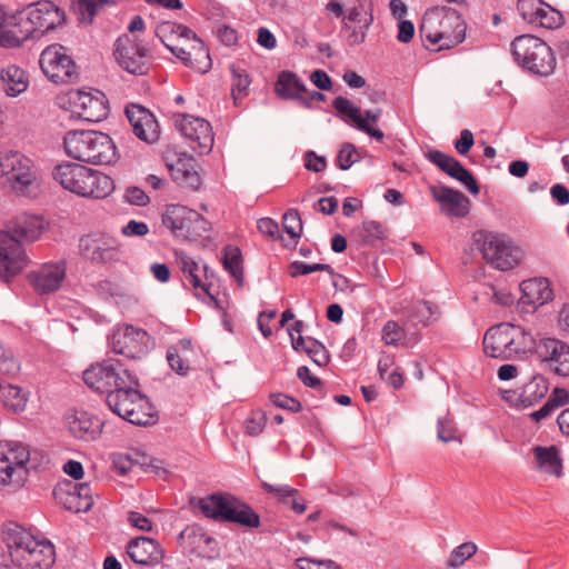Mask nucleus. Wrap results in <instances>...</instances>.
Wrapping results in <instances>:
<instances>
[{"label":"nucleus","mask_w":569,"mask_h":569,"mask_svg":"<svg viewBox=\"0 0 569 569\" xmlns=\"http://www.w3.org/2000/svg\"><path fill=\"white\" fill-rule=\"evenodd\" d=\"M114 0H79L78 10L82 23H91L96 13L108 6H112Z\"/></svg>","instance_id":"50"},{"label":"nucleus","mask_w":569,"mask_h":569,"mask_svg":"<svg viewBox=\"0 0 569 569\" xmlns=\"http://www.w3.org/2000/svg\"><path fill=\"white\" fill-rule=\"evenodd\" d=\"M104 402L109 409L138 426H151L158 421V411L146 393H104Z\"/></svg>","instance_id":"11"},{"label":"nucleus","mask_w":569,"mask_h":569,"mask_svg":"<svg viewBox=\"0 0 569 569\" xmlns=\"http://www.w3.org/2000/svg\"><path fill=\"white\" fill-rule=\"evenodd\" d=\"M89 169L90 168L77 163H63L56 167L53 177L63 189L81 197Z\"/></svg>","instance_id":"31"},{"label":"nucleus","mask_w":569,"mask_h":569,"mask_svg":"<svg viewBox=\"0 0 569 569\" xmlns=\"http://www.w3.org/2000/svg\"><path fill=\"white\" fill-rule=\"evenodd\" d=\"M331 267L329 264L323 263H305L301 261H295L289 267V273L291 277H298L303 274H309L316 271H330Z\"/></svg>","instance_id":"59"},{"label":"nucleus","mask_w":569,"mask_h":569,"mask_svg":"<svg viewBox=\"0 0 569 569\" xmlns=\"http://www.w3.org/2000/svg\"><path fill=\"white\" fill-rule=\"evenodd\" d=\"M118 243L116 239L104 233L86 234L80 238V254L92 262H108L116 258Z\"/></svg>","instance_id":"21"},{"label":"nucleus","mask_w":569,"mask_h":569,"mask_svg":"<svg viewBox=\"0 0 569 569\" xmlns=\"http://www.w3.org/2000/svg\"><path fill=\"white\" fill-rule=\"evenodd\" d=\"M379 372L382 380L387 382V385L391 388L399 389L403 385V376L402 372L395 368L389 370L388 368L379 365Z\"/></svg>","instance_id":"62"},{"label":"nucleus","mask_w":569,"mask_h":569,"mask_svg":"<svg viewBox=\"0 0 569 569\" xmlns=\"http://www.w3.org/2000/svg\"><path fill=\"white\" fill-rule=\"evenodd\" d=\"M56 500L72 512L88 511L93 505L92 490L88 483H67L53 491Z\"/></svg>","instance_id":"22"},{"label":"nucleus","mask_w":569,"mask_h":569,"mask_svg":"<svg viewBox=\"0 0 569 569\" xmlns=\"http://www.w3.org/2000/svg\"><path fill=\"white\" fill-rule=\"evenodd\" d=\"M127 552L133 562L146 566L157 565L163 558L160 545L147 537L132 539L127 547Z\"/></svg>","instance_id":"32"},{"label":"nucleus","mask_w":569,"mask_h":569,"mask_svg":"<svg viewBox=\"0 0 569 569\" xmlns=\"http://www.w3.org/2000/svg\"><path fill=\"white\" fill-rule=\"evenodd\" d=\"M157 34L162 43L186 66L204 73L211 67L209 51L197 34L186 26L161 23Z\"/></svg>","instance_id":"2"},{"label":"nucleus","mask_w":569,"mask_h":569,"mask_svg":"<svg viewBox=\"0 0 569 569\" xmlns=\"http://www.w3.org/2000/svg\"><path fill=\"white\" fill-rule=\"evenodd\" d=\"M297 566L299 569H341L340 566L332 560L317 561L310 558L297 559Z\"/></svg>","instance_id":"64"},{"label":"nucleus","mask_w":569,"mask_h":569,"mask_svg":"<svg viewBox=\"0 0 569 569\" xmlns=\"http://www.w3.org/2000/svg\"><path fill=\"white\" fill-rule=\"evenodd\" d=\"M112 379H114V368L109 361L91 365L83 372L84 383L94 391H110Z\"/></svg>","instance_id":"37"},{"label":"nucleus","mask_w":569,"mask_h":569,"mask_svg":"<svg viewBox=\"0 0 569 569\" xmlns=\"http://www.w3.org/2000/svg\"><path fill=\"white\" fill-rule=\"evenodd\" d=\"M274 90L279 96L290 99H305L307 94L303 83L295 73L288 71L279 74Z\"/></svg>","instance_id":"42"},{"label":"nucleus","mask_w":569,"mask_h":569,"mask_svg":"<svg viewBox=\"0 0 569 569\" xmlns=\"http://www.w3.org/2000/svg\"><path fill=\"white\" fill-rule=\"evenodd\" d=\"M17 26L16 16L8 13L0 6V46L13 48L20 44V38L16 31Z\"/></svg>","instance_id":"44"},{"label":"nucleus","mask_w":569,"mask_h":569,"mask_svg":"<svg viewBox=\"0 0 569 569\" xmlns=\"http://www.w3.org/2000/svg\"><path fill=\"white\" fill-rule=\"evenodd\" d=\"M3 541L12 565L18 569H49L54 562L53 545L36 539L17 525L6 529Z\"/></svg>","instance_id":"1"},{"label":"nucleus","mask_w":569,"mask_h":569,"mask_svg":"<svg viewBox=\"0 0 569 569\" xmlns=\"http://www.w3.org/2000/svg\"><path fill=\"white\" fill-rule=\"evenodd\" d=\"M536 467L547 473L560 476L561 473V459L556 446L540 447L537 446L532 449Z\"/></svg>","instance_id":"40"},{"label":"nucleus","mask_w":569,"mask_h":569,"mask_svg":"<svg viewBox=\"0 0 569 569\" xmlns=\"http://www.w3.org/2000/svg\"><path fill=\"white\" fill-rule=\"evenodd\" d=\"M569 403V393H552L548 401L530 417L536 422L549 417L556 409Z\"/></svg>","instance_id":"47"},{"label":"nucleus","mask_w":569,"mask_h":569,"mask_svg":"<svg viewBox=\"0 0 569 569\" xmlns=\"http://www.w3.org/2000/svg\"><path fill=\"white\" fill-rule=\"evenodd\" d=\"M435 308L428 301H417L412 305L409 317L417 323L428 326L433 321Z\"/></svg>","instance_id":"53"},{"label":"nucleus","mask_w":569,"mask_h":569,"mask_svg":"<svg viewBox=\"0 0 569 569\" xmlns=\"http://www.w3.org/2000/svg\"><path fill=\"white\" fill-rule=\"evenodd\" d=\"M223 266L238 282L242 280V259L238 248L229 247L224 250Z\"/></svg>","instance_id":"51"},{"label":"nucleus","mask_w":569,"mask_h":569,"mask_svg":"<svg viewBox=\"0 0 569 569\" xmlns=\"http://www.w3.org/2000/svg\"><path fill=\"white\" fill-rule=\"evenodd\" d=\"M174 127L189 140L190 147L199 153H208L213 146V132L210 123L198 117L176 112L172 116Z\"/></svg>","instance_id":"17"},{"label":"nucleus","mask_w":569,"mask_h":569,"mask_svg":"<svg viewBox=\"0 0 569 569\" xmlns=\"http://www.w3.org/2000/svg\"><path fill=\"white\" fill-rule=\"evenodd\" d=\"M1 80L6 93L11 97L22 93L28 88L26 72L14 64L8 66L1 71Z\"/></svg>","instance_id":"43"},{"label":"nucleus","mask_w":569,"mask_h":569,"mask_svg":"<svg viewBox=\"0 0 569 569\" xmlns=\"http://www.w3.org/2000/svg\"><path fill=\"white\" fill-rule=\"evenodd\" d=\"M178 263L183 274V283L191 288L197 297L208 296L213 299L211 284L207 282V267L200 266L187 254L178 256Z\"/></svg>","instance_id":"27"},{"label":"nucleus","mask_w":569,"mask_h":569,"mask_svg":"<svg viewBox=\"0 0 569 569\" xmlns=\"http://www.w3.org/2000/svg\"><path fill=\"white\" fill-rule=\"evenodd\" d=\"M19 371V362L0 345V375L14 377Z\"/></svg>","instance_id":"58"},{"label":"nucleus","mask_w":569,"mask_h":569,"mask_svg":"<svg viewBox=\"0 0 569 569\" xmlns=\"http://www.w3.org/2000/svg\"><path fill=\"white\" fill-rule=\"evenodd\" d=\"M230 70L232 74L231 93L234 101H237L238 99H241L247 96L251 80L247 71L243 69L232 66Z\"/></svg>","instance_id":"48"},{"label":"nucleus","mask_w":569,"mask_h":569,"mask_svg":"<svg viewBox=\"0 0 569 569\" xmlns=\"http://www.w3.org/2000/svg\"><path fill=\"white\" fill-rule=\"evenodd\" d=\"M202 513L216 520L237 522L248 528H258L260 518L246 503L226 495H211L199 500Z\"/></svg>","instance_id":"8"},{"label":"nucleus","mask_w":569,"mask_h":569,"mask_svg":"<svg viewBox=\"0 0 569 569\" xmlns=\"http://www.w3.org/2000/svg\"><path fill=\"white\" fill-rule=\"evenodd\" d=\"M538 355L548 361L559 376L569 375V346L555 338L541 339L537 346Z\"/></svg>","instance_id":"28"},{"label":"nucleus","mask_w":569,"mask_h":569,"mask_svg":"<svg viewBox=\"0 0 569 569\" xmlns=\"http://www.w3.org/2000/svg\"><path fill=\"white\" fill-rule=\"evenodd\" d=\"M28 21L33 30L46 32L53 30L64 22V12L53 2L43 0L28 8Z\"/></svg>","instance_id":"26"},{"label":"nucleus","mask_w":569,"mask_h":569,"mask_svg":"<svg viewBox=\"0 0 569 569\" xmlns=\"http://www.w3.org/2000/svg\"><path fill=\"white\" fill-rule=\"evenodd\" d=\"M284 231L290 238V244H296L302 233V221L297 210L290 209L287 211L282 219Z\"/></svg>","instance_id":"49"},{"label":"nucleus","mask_w":569,"mask_h":569,"mask_svg":"<svg viewBox=\"0 0 569 569\" xmlns=\"http://www.w3.org/2000/svg\"><path fill=\"white\" fill-rule=\"evenodd\" d=\"M126 116L137 138L147 143L158 141L160 137L159 124L153 113L148 109L139 104H130L126 108Z\"/></svg>","instance_id":"23"},{"label":"nucleus","mask_w":569,"mask_h":569,"mask_svg":"<svg viewBox=\"0 0 569 569\" xmlns=\"http://www.w3.org/2000/svg\"><path fill=\"white\" fill-rule=\"evenodd\" d=\"M172 178L184 188L198 190L201 187V177L197 171V162L192 157L180 158L169 166Z\"/></svg>","instance_id":"35"},{"label":"nucleus","mask_w":569,"mask_h":569,"mask_svg":"<svg viewBox=\"0 0 569 569\" xmlns=\"http://www.w3.org/2000/svg\"><path fill=\"white\" fill-rule=\"evenodd\" d=\"M0 402L6 410L18 413L24 410L28 398L26 393H0Z\"/></svg>","instance_id":"56"},{"label":"nucleus","mask_w":569,"mask_h":569,"mask_svg":"<svg viewBox=\"0 0 569 569\" xmlns=\"http://www.w3.org/2000/svg\"><path fill=\"white\" fill-rule=\"evenodd\" d=\"M64 419L70 433L80 440H94L102 431L101 421L84 410L71 409Z\"/></svg>","instance_id":"29"},{"label":"nucleus","mask_w":569,"mask_h":569,"mask_svg":"<svg viewBox=\"0 0 569 569\" xmlns=\"http://www.w3.org/2000/svg\"><path fill=\"white\" fill-rule=\"evenodd\" d=\"M66 262H51L43 264L38 271L29 274V279L39 293L57 291L66 279Z\"/></svg>","instance_id":"30"},{"label":"nucleus","mask_w":569,"mask_h":569,"mask_svg":"<svg viewBox=\"0 0 569 569\" xmlns=\"http://www.w3.org/2000/svg\"><path fill=\"white\" fill-rule=\"evenodd\" d=\"M113 56L118 64L132 74H146L151 66L149 48L133 34H122L116 40Z\"/></svg>","instance_id":"13"},{"label":"nucleus","mask_w":569,"mask_h":569,"mask_svg":"<svg viewBox=\"0 0 569 569\" xmlns=\"http://www.w3.org/2000/svg\"><path fill=\"white\" fill-rule=\"evenodd\" d=\"M358 160V152L351 143H345L337 156V164L340 169H349Z\"/></svg>","instance_id":"61"},{"label":"nucleus","mask_w":569,"mask_h":569,"mask_svg":"<svg viewBox=\"0 0 569 569\" xmlns=\"http://www.w3.org/2000/svg\"><path fill=\"white\" fill-rule=\"evenodd\" d=\"M426 157L441 171L463 183L471 193L477 194L479 192V187L472 173L452 156L439 150H429Z\"/></svg>","instance_id":"25"},{"label":"nucleus","mask_w":569,"mask_h":569,"mask_svg":"<svg viewBox=\"0 0 569 569\" xmlns=\"http://www.w3.org/2000/svg\"><path fill=\"white\" fill-rule=\"evenodd\" d=\"M162 223L176 236L201 237L209 229V222L199 212L181 204L167 206Z\"/></svg>","instance_id":"16"},{"label":"nucleus","mask_w":569,"mask_h":569,"mask_svg":"<svg viewBox=\"0 0 569 569\" xmlns=\"http://www.w3.org/2000/svg\"><path fill=\"white\" fill-rule=\"evenodd\" d=\"M477 550L478 548L473 542L469 541L461 543L451 552L448 559V566L452 568L460 567L461 565L465 563L466 560L471 558L477 552Z\"/></svg>","instance_id":"54"},{"label":"nucleus","mask_w":569,"mask_h":569,"mask_svg":"<svg viewBox=\"0 0 569 569\" xmlns=\"http://www.w3.org/2000/svg\"><path fill=\"white\" fill-rule=\"evenodd\" d=\"M29 263L24 249L10 232L0 231V276L12 277Z\"/></svg>","instance_id":"19"},{"label":"nucleus","mask_w":569,"mask_h":569,"mask_svg":"<svg viewBox=\"0 0 569 569\" xmlns=\"http://www.w3.org/2000/svg\"><path fill=\"white\" fill-rule=\"evenodd\" d=\"M39 64L44 76L54 83H69L77 78V66L66 47L48 46L40 54Z\"/></svg>","instance_id":"15"},{"label":"nucleus","mask_w":569,"mask_h":569,"mask_svg":"<svg viewBox=\"0 0 569 569\" xmlns=\"http://www.w3.org/2000/svg\"><path fill=\"white\" fill-rule=\"evenodd\" d=\"M291 345L295 350L303 351L308 355L312 353V352H317V349L319 348L320 366L327 365V362L329 360V356H328L326 348L320 342H318L317 340H315L312 338H309V337L305 338L302 336H298L297 338H293V342H291Z\"/></svg>","instance_id":"46"},{"label":"nucleus","mask_w":569,"mask_h":569,"mask_svg":"<svg viewBox=\"0 0 569 569\" xmlns=\"http://www.w3.org/2000/svg\"><path fill=\"white\" fill-rule=\"evenodd\" d=\"M325 11L341 19V30L346 33L348 46H360L366 41L367 31L373 21L372 9L367 0H330Z\"/></svg>","instance_id":"6"},{"label":"nucleus","mask_w":569,"mask_h":569,"mask_svg":"<svg viewBox=\"0 0 569 569\" xmlns=\"http://www.w3.org/2000/svg\"><path fill=\"white\" fill-rule=\"evenodd\" d=\"M516 62L531 73L549 76L556 68V57L551 48L540 38L522 34L511 42Z\"/></svg>","instance_id":"7"},{"label":"nucleus","mask_w":569,"mask_h":569,"mask_svg":"<svg viewBox=\"0 0 569 569\" xmlns=\"http://www.w3.org/2000/svg\"><path fill=\"white\" fill-rule=\"evenodd\" d=\"M110 391H138V377L127 369H114V379L111 380Z\"/></svg>","instance_id":"45"},{"label":"nucleus","mask_w":569,"mask_h":569,"mask_svg":"<svg viewBox=\"0 0 569 569\" xmlns=\"http://www.w3.org/2000/svg\"><path fill=\"white\" fill-rule=\"evenodd\" d=\"M47 223L39 216L21 214L10 224L9 231L16 239L24 241H36L46 231Z\"/></svg>","instance_id":"33"},{"label":"nucleus","mask_w":569,"mask_h":569,"mask_svg":"<svg viewBox=\"0 0 569 569\" xmlns=\"http://www.w3.org/2000/svg\"><path fill=\"white\" fill-rule=\"evenodd\" d=\"M429 191L440 206V212L453 218H463L469 213L470 200L461 191L446 186H430Z\"/></svg>","instance_id":"24"},{"label":"nucleus","mask_w":569,"mask_h":569,"mask_svg":"<svg viewBox=\"0 0 569 569\" xmlns=\"http://www.w3.org/2000/svg\"><path fill=\"white\" fill-rule=\"evenodd\" d=\"M114 190V182L101 171L89 169L86 186L81 197L104 199Z\"/></svg>","instance_id":"39"},{"label":"nucleus","mask_w":569,"mask_h":569,"mask_svg":"<svg viewBox=\"0 0 569 569\" xmlns=\"http://www.w3.org/2000/svg\"><path fill=\"white\" fill-rule=\"evenodd\" d=\"M0 178H4L18 192H24L29 187L37 184V172L32 161L17 151L0 154Z\"/></svg>","instance_id":"14"},{"label":"nucleus","mask_w":569,"mask_h":569,"mask_svg":"<svg viewBox=\"0 0 569 569\" xmlns=\"http://www.w3.org/2000/svg\"><path fill=\"white\" fill-rule=\"evenodd\" d=\"M535 346V339L529 332L511 323L491 327L483 337L485 352L491 358L522 357L531 352Z\"/></svg>","instance_id":"5"},{"label":"nucleus","mask_w":569,"mask_h":569,"mask_svg":"<svg viewBox=\"0 0 569 569\" xmlns=\"http://www.w3.org/2000/svg\"><path fill=\"white\" fill-rule=\"evenodd\" d=\"M63 144L69 157L82 162L110 164L117 160L112 139L100 131H70L66 134Z\"/></svg>","instance_id":"4"},{"label":"nucleus","mask_w":569,"mask_h":569,"mask_svg":"<svg viewBox=\"0 0 569 569\" xmlns=\"http://www.w3.org/2000/svg\"><path fill=\"white\" fill-rule=\"evenodd\" d=\"M362 230L366 242H373L378 239H382L385 236V228L380 222L377 221L363 222Z\"/></svg>","instance_id":"63"},{"label":"nucleus","mask_w":569,"mask_h":569,"mask_svg":"<svg viewBox=\"0 0 569 569\" xmlns=\"http://www.w3.org/2000/svg\"><path fill=\"white\" fill-rule=\"evenodd\" d=\"M261 487L268 495L289 506L296 513L301 515L307 510L306 501L297 489L287 485H272L266 481L261 483Z\"/></svg>","instance_id":"38"},{"label":"nucleus","mask_w":569,"mask_h":569,"mask_svg":"<svg viewBox=\"0 0 569 569\" xmlns=\"http://www.w3.org/2000/svg\"><path fill=\"white\" fill-rule=\"evenodd\" d=\"M148 332L131 325L116 328L111 337L113 352L130 359L141 358L147 350Z\"/></svg>","instance_id":"18"},{"label":"nucleus","mask_w":569,"mask_h":569,"mask_svg":"<svg viewBox=\"0 0 569 569\" xmlns=\"http://www.w3.org/2000/svg\"><path fill=\"white\" fill-rule=\"evenodd\" d=\"M270 400L276 407L290 412H298L302 408L301 402L290 397L289 393H270Z\"/></svg>","instance_id":"60"},{"label":"nucleus","mask_w":569,"mask_h":569,"mask_svg":"<svg viewBox=\"0 0 569 569\" xmlns=\"http://www.w3.org/2000/svg\"><path fill=\"white\" fill-rule=\"evenodd\" d=\"M381 338L386 345L397 346L406 338L405 329L398 322L389 320L382 328Z\"/></svg>","instance_id":"55"},{"label":"nucleus","mask_w":569,"mask_h":569,"mask_svg":"<svg viewBox=\"0 0 569 569\" xmlns=\"http://www.w3.org/2000/svg\"><path fill=\"white\" fill-rule=\"evenodd\" d=\"M266 415L261 410L251 411L244 421V430L249 436H258L266 426Z\"/></svg>","instance_id":"57"},{"label":"nucleus","mask_w":569,"mask_h":569,"mask_svg":"<svg viewBox=\"0 0 569 569\" xmlns=\"http://www.w3.org/2000/svg\"><path fill=\"white\" fill-rule=\"evenodd\" d=\"M521 300L523 303L542 306L552 299V290L546 278H532L521 282Z\"/></svg>","instance_id":"36"},{"label":"nucleus","mask_w":569,"mask_h":569,"mask_svg":"<svg viewBox=\"0 0 569 569\" xmlns=\"http://www.w3.org/2000/svg\"><path fill=\"white\" fill-rule=\"evenodd\" d=\"M473 239L483 259L498 270H511L523 258L522 250L503 236L478 231Z\"/></svg>","instance_id":"9"},{"label":"nucleus","mask_w":569,"mask_h":569,"mask_svg":"<svg viewBox=\"0 0 569 569\" xmlns=\"http://www.w3.org/2000/svg\"><path fill=\"white\" fill-rule=\"evenodd\" d=\"M502 399L515 409H526L537 403L540 396L538 393H501Z\"/></svg>","instance_id":"52"},{"label":"nucleus","mask_w":569,"mask_h":569,"mask_svg":"<svg viewBox=\"0 0 569 569\" xmlns=\"http://www.w3.org/2000/svg\"><path fill=\"white\" fill-rule=\"evenodd\" d=\"M421 37L438 50L450 49L465 40L466 23L460 13L447 7L429 9L420 24Z\"/></svg>","instance_id":"3"},{"label":"nucleus","mask_w":569,"mask_h":569,"mask_svg":"<svg viewBox=\"0 0 569 569\" xmlns=\"http://www.w3.org/2000/svg\"><path fill=\"white\" fill-rule=\"evenodd\" d=\"M192 352L191 341L179 340L167 350V360L170 368L179 375H186L190 369L189 355Z\"/></svg>","instance_id":"41"},{"label":"nucleus","mask_w":569,"mask_h":569,"mask_svg":"<svg viewBox=\"0 0 569 569\" xmlns=\"http://www.w3.org/2000/svg\"><path fill=\"white\" fill-rule=\"evenodd\" d=\"M517 10L525 21L542 28L556 29L563 22L561 12L542 0H518Z\"/></svg>","instance_id":"20"},{"label":"nucleus","mask_w":569,"mask_h":569,"mask_svg":"<svg viewBox=\"0 0 569 569\" xmlns=\"http://www.w3.org/2000/svg\"><path fill=\"white\" fill-rule=\"evenodd\" d=\"M333 108L341 116L343 120H351L357 129L366 132L370 137L375 138L378 141L383 140V132L375 127H371L361 113V110L358 107H355L353 103L343 97H338L333 100Z\"/></svg>","instance_id":"34"},{"label":"nucleus","mask_w":569,"mask_h":569,"mask_svg":"<svg viewBox=\"0 0 569 569\" xmlns=\"http://www.w3.org/2000/svg\"><path fill=\"white\" fill-rule=\"evenodd\" d=\"M58 104L73 117L89 122H99L109 112L108 100L99 90H70L58 97Z\"/></svg>","instance_id":"12"},{"label":"nucleus","mask_w":569,"mask_h":569,"mask_svg":"<svg viewBox=\"0 0 569 569\" xmlns=\"http://www.w3.org/2000/svg\"><path fill=\"white\" fill-rule=\"evenodd\" d=\"M30 450L18 441H0V487L21 488L28 479Z\"/></svg>","instance_id":"10"}]
</instances>
